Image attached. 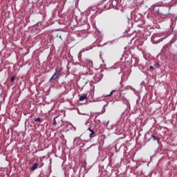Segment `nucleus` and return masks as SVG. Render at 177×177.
Segmentation results:
<instances>
[{
	"label": "nucleus",
	"mask_w": 177,
	"mask_h": 177,
	"mask_svg": "<svg viewBox=\"0 0 177 177\" xmlns=\"http://www.w3.org/2000/svg\"><path fill=\"white\" fill-rule=\"evenodd\" d=\"M97 9L100 11V13H102L104 10H107L109 8L106 6V3H103V1H100V3L97 5Z\"/></svg>",
	"instance_id": "obj_1"
},
{
	"label": "nucleus",
	"mask_w": 177,
	"mask_h": 177,
	"mask_svg": "<svg viewBox=\"0 0 177 177\" xmlns=\"http://www.w3.org/2000/svg\"><path fill=\"white\" fill-rule=\"evenodd\" d=\"M151 42L153 44H159V42H161L162 41V38L160 36H157L156 35H153L151 38Z\"/></svg>",
	"instance_id": "obj_2"
},
{
	"label": "nucleus",
	"mask_w": 177,
	"mask_h": 177,
	"mask_svg": "<svg viewBox=\"0 0 177 177\" xmlns=\"http://www.w3.org/2000/svg\"><path fill=\"white\" fill-rule=\"evenodd\" d=\"M59 74H60V70H55V72L54 73L53 76L50 77L49 81L50 82L55 81V80H56V78H57V77H59Z\"/></svg>",
	"instance_id": "obj_3"
},
{
	"label": "nucleus",
	"mask_w": 177,
	"mask_h": 177,
	"mask_svg": "<svg viewBox=\"0 0 177 177\" xmlns=\"http://www.w3.org/2000/svg\"><path fill=\"white\" fill-rule=\"evenodd\" d=\"M168 10V7L160 8V9H158L156 11L157 15H161L162 16H168V14H165V13L160 12V10Z\"/></svg>",
	"instance_id": "obj_4"
},
{
	"label": "nucleus",
	"mask_w": 177,
	"mask_h": 177,
	"mask_svg": "<svg viewBox=\"0 0 177 177\" xmlns=\"http://www.w3.org/2000/svg\"><path fill=\"white\" fill-rule=\"evenodd\" d=\"M80 23L82 26H84V24H86L88 23V17H83L80 19Z\"/></svg>",
	"instance_id": "obj_5"
},
{
	"label": "nucleus",
	"mask_w": 177,
	"mask_h": 177,
	"mask_svg": "<svg viewBox=\"0 0 177 177\" xmlns=\"http://www.w3.org/2000/svg\"><path fill=\"white\" fill-rule=\"evenodd\" d=\"M102 76H103V74L99 75L98 76H95L94 77L95 82H100V81H102V79L103 78Z\"/></svg>",
	"instance_id": "obj_6"
},
{
	"label": "nucleus",
	"mask_w": 177,
	"mask_h": 177,
	"mask_svg": "<svg viewBox=\"0 0 177 177\" xmlns=\"http://www.w3.org/2000/svg\"><path fill=\"white\" fill-rule=\"evenodd\" d=\"M88 130L90 132L89 138H90V139H92V138H93V136L95 135V131H93L91 128H88Z\"/></svg>",
	"instance_id": "obj_7"
},
{
	"label": "nucleus",
	"mask_w": 177,
	"mask_h": 177,
	"mask_svg": "<svg viewBox=\"0 0 177 177\" xmlns=\"http://www.w3.org/2000/svg\"><path fill=\"white\" fill-rule=\"evenodd\" d=\"M86 97H88V94H84L83 95L80 96V102H84V100H85Z\"/></svg>",
	"instance_id": "obj_8"
},
{
	"label": "nucleus",
	"mask_w": 177,
	"mask_h": 177,
	"mask_svg": "<svg viewBox=\"0 0 177 177\" xmlns=\"http://www.w3.org/2000/svg\"><path fill=\"white\" fill-rule=\"evenodd\" d=\"M38 168V163H35L32 167H30L31 171H35Z\"/></svg>",
	"instance_id": "obj_9"
},
{
	"label": "nucleus",
	"mask_w": 177,
	"mask_h": 177,
	"mask_svg": "<svg viewBox=\"0 0 177 177\" xmlns=\"http://www.w3.org/2000/svg\"><path fill=\"white\" fill-rule=\"evenodd\" d=\"M15 75L11 77V78H10V83L11 84H12V82H15Z\"/></svg>",
	"instance_id": "obj_10"
},
{
	"label": "nucleus",
	"mask_w": 177,
	"mask_h": 177,
	"mask_svg": "<svg viewBox=\"0 0 177 177\" xmlns=\"http://www.w3.org/2000/svg\"><path fill=\"white\" fill-rule=\"evenodd\" d=\"M154 67H156L157 68H160V64L158 62H156L155 64H154Z\"/></svg>",
	"instance_id": "obj_11"
},
{
	"label": "nucleus",
	"mask_w": 177,
	"mask_h": 177,
	"mask_svg": "<svg viewBox=\"0 0 177 177\" xmlns=\"http://www.w3.org/2000/svg\"><path fill=\"white\" fill-rule=\"evenodd\" d=\"M114 92H115V90H113V91L110 93V94L106 95V97H110V96H111V95H113V93Z\"/></svg>",
	"instance_id": "obj_12"
},
{
	"label": "nucleus",
	"mask_w": 177,
	"mask_h": 177,
	"mask_svg": "<svg viewBox=\"0 0 177 177\" xmlns=\"http://www.w3.org/2000/svg\"><path fill=\"white\" fill-rule=\"evenodd\" d=\"M35 122H41V118H37L35 119Z\"/></svg>",
	"instance_id": "obj_13"
},
{
	"label": "nucleus",
	"mask_w": 177,
	"mask_h": 177,
	"mask_svg": "<svg viewBox=\"0 0 177 177\" xmlns=\"http://www.w3.org/2000/svg\"><path fill=\"white\" fill-rule=\"evenodd\" d=\"M151 138H153V140H159V139L157 138V137L156 136H154V135H152Z\"/></svg>",
	"instance_id": "obj_14"
},
{
	"label": "nucleus",
	"mask_w": 177,
	"mask_h": 177,
	"mask_svg": "<svg viewBox=\"0 0 177 177\" xmlns=\"http://www.w3.org/2000/svg\"><path fill=\"white\" fill-rule=\"evenodd\" d=\"M125 89H133L131 86H127L125 87Z\"/></svg>",
	"instance_id": "obj_15"
},
{
	"label": "nucleus",
	"mask_w": 177,
	"mask_h": 177,
	"mask_svg": "<svg viewBox=\"0 0 177 177\" xmlns=\"http://www.w3.org/2000/svg\"><path fill=\"white\" fill-rule=\"evenodd\" d=\"M56 124H57V123L56 122V118H54L53 125H56Z\"/></svg>",
	"instance_id": "obj_16"
},
{
	"label": "nucleus",
	"mask_w": 177,
	"mask_h": 177,
	"mask_svg": "<svg viewBox=\"0 0 177 177\" xmlns=\"http://www.w3.org/2000/svg\"><path fill=\"white\" fill-rule=\"evenodd\" d=\"M153 68H154V66H149V70H153Z\"/></svg>",
	"instance_id": "obj_17"
},
{
	"label": "nucleus",
	"mask_w": 177,
	"mask_h": 177,
	"mask_svg": "<svg viewBox=\"0 0 177 177\" xmlns=\"http://www.w3.org/2000/svg\"><path fill=\"white\" fill-rule=\"evenodd\" d=\"M106 1H107V0H102V1H101V2L104 3V2H106Z\"/></svg>",
	"instance_id": "obj_18"
},
{
	"label": "nucleus",
	"mask_w": 177,
	"mask_h": 177,
	"mask_svg": "<svg viewBox=\"0 0 177 177\" xmlns=\"http://www.w3.org/2000/svg\"><path fill=\"white\" fill-rule=\"evenodd\" d=\"M91 89H95V86H91Z\"/></svg>",
	"instance_id": "obj_19"
},
{
	"label": "nucleus",
	"mask_w": 177,
	"mask_h": 177,
	"mask_svg": "<svg viewBox=\"0 0 177 177\" xmlns=\"http://www.w3.org/2000/svg\"><path fill=\"white\" fill-rule=\"evenodd\" d=\"M35 26H38V23H37L35 25H34L33 26L35 27Z\"/></svg>",
	"instance_id": "obj_20"
},
{
	"label": "nucleus",
	"mask_w": 177,
	"mask_h": 177,
	"mask_svg": "<svg viewBox=\"0 0 177 177\" xmlns=\"http://www.w3.org/2000/svg\"><path fill=\"white\" fill-rule=\"evenodd\" d=\"M59 37V38H61L62 39V35H59V36H58Z\"/></svg>",
	"instance_id": "obj_21"
},
{
	"label": "nucleus",
	"mask_w": 177,
	"mask_h": 177,
	"mask_svg": "<svg viewBox=\"0 0 177 177\" xmlns=\"http://www.w3.org/2000/svg\"><path fill=\"white\" fill-rule=\"evenodd\" d=\"M176 19L177 20V17H176Z\"/></svg>",
	"instance_id": "obj_22"
}]
</instances>
